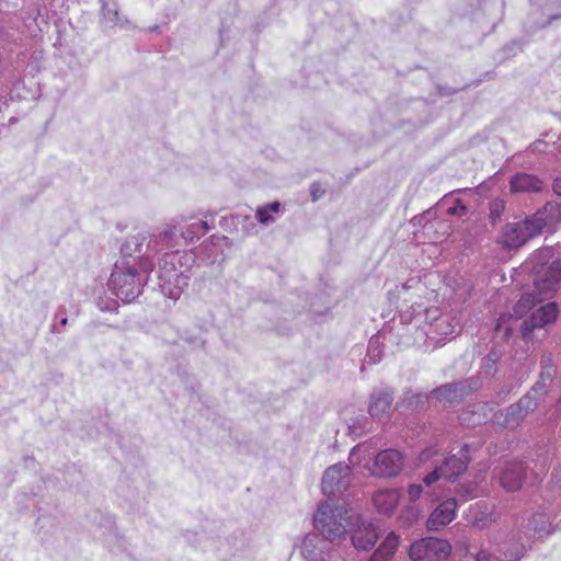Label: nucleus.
Returning a JSON list of instances; mask_svg holds the SVG:
<instances>
[{"label": "nucleus", "mask_w": 561, "mask_h": 561, "mask_svg": "<svg viewBox=\"0 0 561 561\" xmlns=\"http://www.w3.org/2000/svg\"><path fill=\"white\" fill-rule=\"evenodd\" d=\"M553 191L558 194V195H561V178H558L554 180V183H553Z\"/></svg>", "instance_id": "35"}, {"label": "nucleus", "mask_w": 561, "mask_h": 561, "mask_svg": "<svg viewBox=\"0 0 561 561\" xmlns=\"http://www.w3.org/2000/svg\"><path fill=\"white\" fill-rule=\"evenodd\" d=\"M437 241H439V238H434L433 239V242H437Z\"/></svg>", "instance_id": "40"}, {"label": "nucleus", "mask_w": 561, "mask_h": 561, "mask_svg": "<svg viewBox=\"0 0 561 561\" xmlns=\"http://www.w3.org/2000/svg\"><path fill=\"white\" fill-rule=\"evenodd\" d=\"M400 492L397 489L378 490L373 496V503L380 514H391L400 500Z\"/></svg>", "instance_id": "16"}, {"label": "nucleus", "mask_w": 561, "mask_h": 561, "mask_svg": "<svg viewBox=\"0 0 561 561\" xmlns=\"http://www.w3.org/2000/svg\"><path fill=\"white\" fill-rule=\"evenodd\" d=\"M210 229L206 220H199L185 226V229L181 231V238L185 241H193L195 238H199Z\"/></svg>", "instance_id": "23"}, {"label": "nucleus", "mask_w": 561, "mask_h": 561, "mask_svg": "<svg viewBox=\"0 0 561 561\" xmlns=\"http://www.w3.org/2000/svg\"><path fill=\"white\" fill-rule=\"evenodd\" d=\"M184 222L185 218L179 217L161 225L158 228V233L154 234L153 238H151L146 243V251H142L144 256L149 259L150 254L152 253H156L164 248L175 247L179 239V228L182 227Z\"/></svg>", "instance_id": "9"}, {"label": "nucleus", "mask_w": 561, "mask_h": 561, "mask_svg": "<svg viewBox=\"0 0 561 561\" xmlns=\"http://www.w3.org/2000/svg\"><path fill=\"white\" fill-rule=\"evenodd\" d=\"M194 255L185 251L165 252L159 261L158 278L162 293L176 300L187 286Z\"/></svg>", "instance_id": "4"}, {"label": "nucleus", "mask_w": 561, "mask_h": 561, "mask_svg": "<svg viewBox=\"0 0 561 561\" xmlns=\"http://www.w3.org/2000/svg\"><path fill=\"white\" fill-rule=\"evenodd\" d=\"M351 518L347 510L336 506L330 499L319 503L313 525L323 539L314 534L307 535L300 548L302 557L308 561H324L328 556L327 541H341Z\"/></svg>", "instance_id": "3"}, {"label": "nucleus", "mask_w": 561, "mask_h": 561, "mask_svg": "<svg viewBox=\"0 0 561 561\" xmlns=\"http://www.w3.org/2000/svg\"><path fill=\"white\" fill-rule=\"evenodd\" d=\"M442 455L436 447H428L424 449L419 457L421 463H426L427 461H432L436 463L440 460Z\"/></svg>", "instance_id": "27"}, {"label": "nucleus", "mask_w": 561, "mask_h": 561, "mask_svg": "<svg viewBox=\"0 0 561 561\" xmlns=\"http://www.w3.org/2000/svg\"><path fill=\"white\" fill-rule=\"evenodd\" d=\"M394 298V294L390 291V299L392 300Z\"/></svg>", "instance_id": "39"}, {"label": "nucleus", "mask_w": 561, "mask_h": 561, "mask_svg": "<svg viewBox=\"0 0 561 561\" xmlns=\"http://www.w3.org/2000/svg\"><path fill=\"white\" fill-rule=\"evenodd\" d=\"M476 523L477 524H481V525H484V518L483 517H476Z\"/></svg>", "instance_id": "37"}, {"label": "nucleus", "mask_w": 561, "mask_h": 561, "mask_svg": "<svg viewBox=\"0 0 561 561\" xmlns=\"http://www.w3.org/2000/svg\"><path fill=\"white\" fill-rule=\"evenodd\" d=\"M324 194V190L321 188L320 184H313L311 186V195L313 201L319 199Z\"/></svg>", "instance_id": "34"}, {"label": "nucleus", "mask_w": 561, "mask_h": 561, "mask_svg": "<svg viewBox=\"0 0 561 561\" xmlns=\"http://www.w3.org/2000/svg\"><path fill=\"white\" fill-rule=\"evenodd\" d=\"M457 503L455 499H448L440 503L431 514L427 520L430 530H437L451 523L456 516Z\"/></svg>", "instance_id": "14"}, {"label": "nucleus", "mask_w": 561, "mask_h": 561, "mask_svg": "<svg viewBox=\"0 0 561 561\" xmlns=\"http://www.w3.org/2000/svg\"><path fill=\"white\" fill-rule=\"evenodd\" d=\"M381 358V350H380V337L374 336L370 339L367 350V355L365 357V363L367 364H376Z\"/></svg>", "instance_id": "25"}, {"label": "nucleus", "mask_w": 561, "mask_h": 561, "mask_svg": "<svg viewBox=\"0 0 561 561\" xmlns=\"http://www.w3.org/2000/svg\"><path fill=\"white\" fill-rule=\"evenodd\" d=\"M553 250L543 248L533 254L526 262V268L536 274L534 286L537 300L552 298L561 288V259L552 261Z\"/></svg>", "instance_id": "6"}, {"label": "nucleus", "mask_w": 561, "mask_h": 561, "mask_svg": "<svg viewBox=\"0 0 561 561\" xmlns=\"http://www.w3.org/2000/svg\"><path fill=\"white\" fill-rule=\"evenodd\" d=\"M525 468L522 462L507 463L500 474L502 486L510 491H517L522 486Z\"/></svg>", "instance_id": "15"}, {"label": "nucleus", "mask_w": 561, "mask_h": 561, "mask_svg": "<svg viewBox=\"0 0 561 561\" xmlns=\"http://www.w3.org/2000/svg\"><path fill=\"white\" fill-rule=\"evenodd\" d=\"M430 216H431V214L428 213L425 216H423L422 218H420V222L422 220H426V222L424 224V227H423L426 233L434 230L436 227H440L444 230L443 234L449 233V229H450L449 225H447L446 222H443V221H437V220L430 221L428 220Z\"/></svg>", "instance_id": "28"}, {"label": "nucleus", "mask_w": 561, "mask_h": 561, "mask_svg": "<svg viewBox=\"0 0 561 561\" xmlns=\"http://www.w3.org/2000/svg\"><path fill=\"white\" fill-rule=\"evenodd\" d=\"M147 238L142 234L129 237L122 247L124 257L116 262L108 285L115 296L124 302L135 300L152 272L150 259L142 255Z\"/></svg>", "instance_id": "2"}, {"label": "nucleus", "mask_w": 561, "mask_h": 561, "mask_svg": "<svg viewBox=\"0 0 561 561\" xmlns=\"http://www.w3.org/2000/svg\"><path fill=\"white\" fill-rule=\"evenodd\" d=\"M545 226L542 214H537L524 221L507 224L500 236V243L507 249L519 248L530 238L539 234Z\"/></svg>", "instance_id": "7"}, {"label": "nucleus", "mask_w": 561, "mask_h": 561, "mask_svg": "<svg viewBox=\"0 0 561 561\" xmlns=\"http://www.w3.org/2000/svg\"><path fill=\"white\" fill-rule=\"evenodd\" d=\"M351 483V470L346 463L339 462L329 467L322 477V492L333 496L343 493Z\"/></svg>", "instance_id": "10"}, {"label": "nucleus", "mask_w": 561, "mask_h": 561, "mask_svg": "<svg viewBox=\"0 0 561 561\" xmlns=\"http://www.w3.org/2000/svg\"><path fill=\"white\" fill-rule=\"evenodd\" d=\"M398 545V536L393 533H390L370 557L369 561H388L394 554Z\"/></svg>", "instance_id": "20"}, {"label": "nucleus", "mask_w": 561, "mask_h": 561, "mask_svg": "<svg viewBox=\"0 0 561 561\" xmlns=\"http://www.w3.org/2000/svg\"><path fill=\"white\" fill-rule=\"evenodd\" d=\"M102 11L103 16L107 23L116 24L119 22L118 11L116 10V7L114 4H104Z\"/></svg>", "instance_id": "29"}, {"label": "nucleus", "mask_w": 561, "mask_h": 561, "mask_svg": "<svg viewBox=\"0 0 561 561\" xmlns=\"http://www.w3.org/2000/svg\"><path fill=\"white\" fill-rule=\"evenodd\" d=\"M348 460L352 466L366 469L375 477H394L402 468L403 457L397 449H386L376 454L371 444L364 443L355 446Z\"/></svg>", "instance_id": "5"}, {"label": "nucleus", "mask_w": 561, "mask_h": 561, "mask_svg": "<svg viewBox=\"0 0 561 561\" xmlns=\"http://www.w3.org/2000/svg\"><path fill=\"white\" fill-rule=\"evenodd\" d=\"M280 214V204L278 202L271 203L268 205L259 207L256 209V219L263 224L268 225L274 222Z\"/></svg>", "instance_id": "22"}, {"label": "nucleus", "mask_w": 561, "mask_h": 561, "mask_svg": "<svg viewBox=\"0 0 561 561\" xmlns=\"http://www.w3.org/2000/svg\"><path fill=\"white\" fill-rule=\"evenodd\" d=\"M447 213L449 215H451V216H459V217H461L465 214H467V207L460 201H457L456 205L448 206Z\"/></svg>", "instance_id": "31"}, {"label": "nucleus", "mask_w": 561, "mask_h": 561, "mask_svg": "<svg viewBox=\"0 0 561 561\" xmlns=\"http://www.w3.org/2000/svg\"><path fill=\"white\" fill-rule=\"evenodd\" d=\"M60 322H61V324H66L67 323V318H61Z\"/></svg>", "instance_id": "38"}, {"label": "nucleus", "mask_w": 561, "mask_h": 561, "mask_svg": "<svg viewBox=\"0 0 561 561\" xmlns=\"http://www.w3.org/2000/svg\"><path fill=\"white\" fill-rule=\"evenodd\" d=\"M467 463V451L461 450V456L459 457L451 456L445 458L439 467H436L431 473H428L424 478V483L427 486H430L442 478L446 480H451L461 474L466 470Z\"/></svg>", "instance_id": "12"}, {"label": "nucleus", "mask_w": 561, "mask_h": 561, "mask_svg": "<svg viewBox=\"0 0 561 561\" xmlns=\"http://www.w3.org/2000/svg\"><path fill=\"white\" fill-rule=\"evenodd\" d=\"M392 396L386 390L376 391L371 394V401L369 404V413L374 417L386 414L392 403Z\"/></svg>", "instance_id": "19"}, {"label": "nucleus", "mask_w": 561, "mask_h": 561, "mask_svg": "<svg viewBox=\"0 0 561 561\" xmlns=\"http://www.w3.org/2000/svg\"><path fill=\"white\" fill-rule=\"evenodd\" d=\"M558 317V307L556 302H549L538 308L531 313L530 318L525 320L522 325V334L527 337L537 328H543L553 323Z\"/></svg>", "instance_id": "13"}, {"label": "nucleus", "mask_w": 561, "mask_h": 561, "mask_svg": "<svg viewBox=\"0 0 561 561\" xmlns=\"http://www.w3.org/2000/svg\"><path fill=\"white\" fill-rule=\"evenodd\" d=\"M98 307L102 311H114L117 308V302L114 299L103 300L101 298L98 299Z\"/></svg>", "instance_id": "32"}, {"label": "nucleus", "mask_w": 561, "mask_h": 561, "mask_svg": "<svg viewBox=\"0 0 561 561\" xmlns=\"http://www.w3.org/2000/svg\"><path fill=\"white\" fill-rule=\"evenodd\" d=\"M436 278V275L428 273L421 278H410L407 283L397 287L398 296H403L404 302H412L411 306H401L399 317L407 331L413 335L414 342L428 339L436 344L444 340L451 339L457 333L459 323L449 313H442L437 308L425 307L416 299L431 301L436 297L435 289H428L427 284Z\"/></svg>", "instance_id": "1"}, {"label": "nucleus", "mask_w": 561, "mask_h": 561, "mask_svg": "<svg viewBox=\"0 0 561 561\" xmlns=\"http://www.w3.org/2000/svg\"><path fill=\"white\" fill-rule=\"evenodd\" d=\"M525 548L515 545L512 550L503 551L497 559L499 561H518L523 558Z\"/></svg>", "instance_id": "26"}, {"label": "nucleus", "mask_w": 561, "mask_h": 561, "mask_svg": "<svg viewBox=\"0 0 561 561\" xmlns=\"http://www.w3.org/2000/svg\"><path fill=\"white\" fill-rule=\"evenodd\" d=\"M462 388L460 385H445L432 392L433 397L437 398L439 401L444 403L453 404L459 398H461Z\"/></svg>", "instance_id": "21"}, {"label": "nucleus", "mask_w": 561, "mask_h": 561, "mask_svg": "<svg viewBox=\"0 0 561 561\" xmlns=\"http://www.w3.org/2000/svg\"><path fill=\"white\" fill-rule=\"evenodd\" d=\"M423 492L421 484H411L408 490V495L411 502L416 501Z\"/></svg>", "instance_id": "33"}, {"label": "nucleus", "mask_w": 561, "mask_h": 561, "mask_svg": "<svg viewBox=\"0 0 561 561\" xmlns=\"http://www.w3.org/2000/svg\"><path fill=\"white\" fill-rule=\"evenodd\" d=\"M534 304L533 296L526 294L516 302L513 313L501 314L495 327L496 337L507 339L517 321L533 308Z\"/></svg>", "instance_id": "11"}, {"label": "nucleus", "mask_w": 561, "mask_h": 561, "mask_svg": "<svg viewBox=\"0 0 561 561\" xmlns=\"http://www.w3.org/2000/svg\"><path fill=\"white\" fill-rule=\"evenodd\" d=\"M476 561H490V556L485 551L478 553Z\"/></svg>", "instance_id": "36"}, {"label": "nucleus", "mask_w": 561, "mask_h": 561, "mask_svg": "<svg viewBox=\"0 0 561 561\" xmlns=\"http://www.w3.org/2000/svg\"><path fill=\"white\" fill-rule=\"evenodd\" d=\"M451 551L448 541L427 537L411 545L410 558L413 561H440L446 559Z\"/></svg>", "instance_id": "8"}, {"label": "nucleus", "mask_w": 561, "mask_h": 561, "mask_svg": "<svg viewBox=\"0 0 561 561\" xmlns=\"http://www.w3.org/2000/svg\"><path fill=\"white\" fill-rule=\"evenodd\" d=\"M534 407H535V402H534L533 398L524 397L523 399H520V401L518 402V405L516 408H514V407L511 408V413L515 414L517 410H518V412H522V410H525V412H527L528 410L533 409Z\"/></svg>", "instance_id": "30"}, {"label": "nucleus", "mask_w": 561, "mask_h": 561, "mask_svg": "<svg viewBox=\"0 0 561 561\" xmlns=\"http://www.w3.org/2000/svg\"><path fill=\"white\" fill-rule=\"evenodd\" d=\"M378 539V533L373 524H363L352 535L353 546L357 550H368L373 548Z\"/></svg>", "instance_id": "17"}, {"label": "nucleus", "mask_w": 561, "mask_h": 561, "mask_svg": "<svg viewBox=\"0 0 561 561\" xmlns=\"http://www.w3.org/2000/svg\"><path fill=\"white\" fill-rule=\"evenodd\" d=\"M530 526L533 527V530L538 536V538H543L545 536L552 533L551 524L549 519L543 515L534 517L533 520H530Z\"/></svg>", "instance_id": "24"}, {"label": "nucleus", "mask_w": 561, "mask_h": 561, "mask_svg": "<svg viewBox=\"0 0 561 561\" xmlns=\"http://www.w3.org/2000/svg\"><path fill=\"white\" fill-rule=\"evenodd\" d=\"M542 187V182L530 174L518 173L511 180V190L513 192H538Z\"/></svg>", "instance_id": "18"}]
</instances>
